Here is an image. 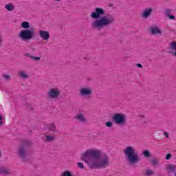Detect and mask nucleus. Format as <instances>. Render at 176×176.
Listing matches in <instances>:
<instances>
[{
  "label": "nucleus",
  "mask_w": 176,
  "mask_h": 176,
  "mask_svg": "<svg viewBox=\"0 0 176 176\" xmlns=\"http://www.w3.org/2000/svg\"><path fill=\"white\" fill-rule=\"evenodd\" d=\"M102 152L98 149H88L82 153L80 159L82 162H85L90 168V170H94V168H106L107 166H109V157L107 154L103 155Z\"/></svg>",
  "instance_id": "nucleus-1"
},
{
  "label": "nucleus",
  "mask_w": 176,
  "mask_h": 176,
  "mask_svg": "<svg viewBox=\"0 0 176 176\" xmlns=\"http://www.w3.org/2000/svg\"><path fill=\"white\" fill-rule=\"evenodd\" d=\"M115 23V18L112 14L103 15L98 20H95L91 23V27L94 30H102L104 27H108Z\"/></svg>",
  "instance_id": "nucleus-2"
},
{
  "label": "nucleus",
  "mask_w": 176,
  "mask_h": 176,
  "mask_svg": "<svg viewBox=\"0 0 176 176\" xmlns=\"http://www.w3.org/2000/svg\"><path fill=\"white\" fill-rule=\"evenodd\" d=\"M34 145L31 140H24L21 141V145L18 147V156L24 163L27 162V156H28V148Z\"/></svg>",
  "instance_id": "nucleus-3"
},
{
  "label": "nucleus",
  "mask_w": 176,
  "mask_h": 176,
  "mask_svg": "<svg viewBox=\"0 0 176 176\" xmlns=\"http://www.w3.org/2000/svg\"><path fill=\"white\" fill-rule=\"evenodd\" d=\"M124 153L126 156V160L129 164H137L141 162V158L138 153H135V149L133 146H126L124 150Z\"/></svg>",
  "instance_id": "nucleus-4"
},
{
  "label": "nucleus",
  "mask_w": 176,
  "mask_h": 176,
  "mask_svg": "<svg viewBox=\"0 0 176 176\" xmlns=\"http://www.w3.org/2000/svg\"><path fill=\"white\" fill-rule=\"evenodd\" d=\"M36 32L35 28H30V29L22 30L19 32V36L22 41L27 42V41H31L35 38Z\"/></svg>",
  "instance_id": "nucleus-5"
},
{
  "label": "nucleus",
  "mask_w": 176,
  "mask_h": 176,
  "mask_svg": "<svg viewBox=\"0 0 176 176\" xmlns=\"http://www.w3.org/2000/svg\"><path fill=\"white\" fill-rule=\"evenodd\" d=\"M111 120L118 126H126L127 124V118L124 113H114L111 118Z\"/></svg>",
  "instance_id": "nucleus-6"
},
{
  "label": "nucleus",
  "mask_w": 176,
  "mask_h": 176,
  "mask_svg": "<svg viewBox=\"0 0 176 176\" xmlns=\"http://www.w3.org/2000/svg\"><path fill=\"white\" fill-rule=\"evenodd\" d=\"M105 14V10L101 8H95L94 12H91L90 17L94 19V20H100L101 17L104 16Z\"/></svg>",
  "instance_id": "nucleus-7"
},
{
  "label": "nucleus",
  "mask_w": 176,
  "mask_h": 176,
  "mask_svg": "<svg viewBox=\"0 0 176 176\" xmlns=\"http://www.w3.org/2000/svg\"><path fill=\"white\" fill-rule=\"evenodd\" d=\"M79 93L80 97H86L87 100H91L93 90L90 87H81Z\"/></svg>",
  "instance_id": "nucleus-8"
},
{
  "label": "nucleus",
  "mask_w": 176,
  "mask_h": 176,
  "mask_svg": "<svg viewBox=\"0 0 176 176\" xmlns=\"http://www.w3.org/2000/svg\"><path fill=\"white\" fill-rule=\"evenodd\" d=\"M61 94V91L57 88H52L48 92L50 98H58Z\"/></svg>",
  "instance_id": "nucleus-9"
},
{
  "label": "nucleus",
  "mask_w": 176,
  "mask_h": 176,
  "mask_svg": "<svg viewBox=\"0 0 176 176\" xmlns=\"http://www.w3.org/2000/svg\"><path fill=\"white\" fill-rule=\"evenodd\" d=\"M38 32L41 38L44 41H49V39H50L49 31L40 30Z\"/></svg>",
  "instance_id": "nucleus-10"
},
{
  "label": "nucleus",
  "mask_w": 176,
  "mask_h": 176,
  "mask_svg": "<svg viewBox=\"0 0 176 176\" xmlns=\"http://www.w3.org/2000/svg\"><path fill=\"white\" fill-rule=\"evenodd\" d=\"M148 32H151V35H162V30L156 26L150 28Z\"/></svg>",
  "instance_id": "nucleus-11"
},
{
  "label": "nucleus",
  "mask_w": 176,
  "mask_h": 176,
  "mask_svg": "<svg viewBox=\"0 0 176 176\" xmlns=\"http://www.w3.org/2000/svg\"><path fill=\"white\" fill-rule=\"evenodd\" d=\"M170 50L168 52V54H172L176 57V42H172L169 46Z\"/></svg>",
  "instance_id": "nucleus-12"
},
{
  "label": "nucleus",
  "mask_w": 176,
  "mask_h": 176,
  "mask_svg": "<svg viewBox=\"0 0 176 176\" xmlns=\"http://www.w3.org/2000/svg\"><path fill=\"white\" fill-rule=\"evenodd\" d=\"M152 12H153V10L152 8H146L142 12V17L143 19H148L151 14H152Z\"/></svg>",
  "instance_id": "nucleus-13"
},
{
  "label": "nucleus",
  "mask_w": 176,
  "mask_h": 176,
  "mask_svg": "<svg viewBox=\"0 0 176 176\" xmlns=\"http://www.w3.org/2000/svg\"><path fill=\"white\" fill-rule=\"evenodd\" d=\"M47 128L48 131H50L51 133H57V131H58V129H57V126H56L54 122L48 124L47 126Z\"/></svg>",
  "instance_id": "nucleus-14"
},
{
  "label": "nucleus",
  "mask_w": 176,
  "mask_h": 176,
  "mask_svg": "<svg viewBox=\"0 0 176 176\" xmlns=\"http://www.w3.org/2000/svg\"><path fill=\"white\" fill-rule=\"evenodd\" d=\"M0 174L1 175H8L10 174V172L8 170V168H5V166L0 167Z\"/></svg>",
  "instance_id": "nucleus-15"
},
{
  "label": "nucleus",
  "mask_w": 176,
  "mask_h": 176,
  "mask_svg": "<svg viewBox=\"0 0 176 176\" xmlns=\"http://www.w3.org/2000/svg\"><path fill=\"white\" fill-rule=\"evenodd\" d=\"M21 27V28H23V30H30V28H31V25H30V22L28 21L22 22Z\"/></svg>",
  "instance_id": "nucleus-16"
},
{
  "label": "nucleus",
  "mask_w": 176,
  "mask_h": 176,
  "mask_svg": "<svg viewBox=\"0 0 176 176\" xmlns=\"http://www.w3.org/2000/svg\"><path fill=\"white\" fill-rule=\"evenodd\" d=\"M24 56L25 57H29L31 60H34V61H39L41 60V57L32 56L30 53L25 54Z\"/></svg>",
  "instance_id": "nucleus-17"
},
{
  "label": "nucleus",
  "mask_w": 176,
  "mask_h": 176,
  "mask_svg": "<svg viewBox=\"0 0 176 176\" xmlns=\"http://www.w3.org/2000/svg\"><path fill=\"white\" fill-rule=\"evenodd\" d=\"M75 119L80 120V122H83V123H86V118L82 116V113L78 114V116H75Z\"/></svg>",
  "instance_id": "nucleus-18"
},
{
  "label": "nucleus",
  "mask_w": 176,
  "mask_h": 176,
  "mask_svg": "<svg viewBox=\"0 0 176 176\" xmlns=\"http://www.w3.org/2000/svg\"><path fill=\"white\" fill-rule=\"evenodd\" d=\"M142 155H143L144 157H147V159H149L151 156V151H149L148 150H144L142 152Z\"/></svg>",
  "instance_id": "nucleus-19"
},
{
  "label": "nucleus",
  "mask_w": 176,
  "mask_h": 176,
  "mask_svg": "<svg viewBox=\"0 0 176 176\" xmlns=\"http://www.w3.org/2000/svg\"><path fill=\"white\" fill-rule=\"evenodd\" d=\"M45 138V141H47V142H52V141H54V140H56V137L54 135H46Z\"/></svg>",
  "instance_id": "nucleus-20"
},
{
  "label": "nucleus",
  "mask_w": 176,
  "mask_h": 176,
  "mask_svg": "<svg viewBox=\"0 0 176 176\" xmlns=\"http://www.w3.org/2000/svg\"><path fill=\"white\" fill-rule=\"evenodd\" d=\"M5 8L6 9H7V10H8V12H12V10H14V6L10 3L6 4Z\"/></svg>",
  "instance_id": "nucleus-21"
},
{
  "label": "nucleus",
  "mask_w": 176,
  "mask_h": 176,
  "mask_svg": "<svg viewBox=\"0 0 176 176\" xmlns=\"http://www.w3.org/2000/svg\"><path fill=\"white\" fill-rule=\"evenodd\" d=\"M166 170L172 171V173H175L176 167L174 165L170 164L166 166Z\"/></svg>",
  "instance_id": "nucleus-22"
},
{
  "label": "nucleus",
  "mask_w": 176,
  "mask_h": 176,
  "mask_svg": "<svg viewBox=\"0 0 176 176\" xmlns=\"http://www.w3.org/2000/svg\"><path fill=\"white\" fill-rule=\"evenodd\" d=\"M150 163L152 166H157L159 164V160H157V158H153L150 160Z\"/></svg>",
  "instance_id": "nucleus-23"
},
{
  "label": "nucleus",
  "mask_w": 176,
  "mask_h": 176,
  "mask_svg": "<svg viewBox=\"0 0 176 176\" xmlns=\"http://www.w3.org/2000/svg\"><path fill=\"white\" fill-rule=\"evenodd\" d=\"M19 76H21V78H23V79H28V75H27L24 72H21L19 73Z\"/></svg>",
  "instance_id": "nucleus-24"
},
{
  "label": "nucleus",
  "mask_w": 176,
  "mask_h": 176,
  "mask_svg": "<svg viewBox=\"0 0 176 176\" xmlns=\"http://www.w3.org/2000/svg\"><path fill=\"white\" fill-rule=\"evenodd\" d=\"M153 174H155V173L153 172V170H151V169H146L145 170V175H153Z\"/></svg>",
  "instance_id": "nucleus-25"
},
{
  "label": "nucleus",
  "mask_w": 176,
  "mask_h": 176,
  "mask_svg": "<svg viewBox=\"0 0 176 176\" xmlns=\"http://www.w3.org/2000/svg\"><path fill=\"white\" fill-rule=\"evenodd\" d=\"M62 176H74V175H72V173H71V171L65 170L63 172Z\"/></svg>",
  "instance_id": "nucleus-26"
},
{
  "label": "nucleus",
  "mask_w": 176,
  "mask_h": 176,
  "mask_svg": "<svg viewBox=\"0 0 176 176\" xmlns=\"http://www.w3.org/2000/svg\"><path fill=\"white\" fill-rule=\"evenodd\" d=\"M77 166L78 168H80L81 170H84L85 168V165H83V163L82 162H78Z\"/></svg>",
  "instance_id": "nucleus-27"
},
{
  "label": "nucleus",
  "mask_w": 176,
  "mask_h": 176,
  "mask_svg": "<svg viewBox=\"0 0 176 176\" xmlns=\"http://www.w3.org/2000/svg\"><path fill=\"white\" fill-rule=\"evenodd\" d=\"M106 127H113V122L110 121L106 122Z\"/></svg>",
  "instance_id": "nucleus-28"
},
{
  "label": "nucleus",
  "mask_w": 176,
  "mask_h": 176,
  "mask_svg": "<svg viewBox=\"0 0 176 176\" xmlns=\"http://www.w3.org/2000/svg\"><path fill=\"white\" fill-rule=\"evenodd\" d=\"M171 157H173V155L171 153H168L166 154L165 159L166 160H170Z\"/></svg>",
  "instance_id": "nucleus-29"
},
{
  "label": "nucleus",
  "mask_w": 176,
  "mask_h": 176,
  "mask_svg": "<svg viewBox=\"0 0 176 176\" xmlns=\"http://www.w3.org/2000/svg\"><path fill=\"white\" fill-rule=\"evenodd\" d=\"M170 13H171V10L170 9L165 10V14L166 17H168L170 14Z\"/></svg>",
  "instance_id": "nucleus-30"
},
{
  "label": "nucleus",
  "mask_w": 176,
  "mask_h": 176,
  "mask_svg": "<svg viewBox=\"0 0 176 176\" xmlns=\"http://www.w3.org/2000/svg\"><path fill=\"white\" fill-rule=\"evenodd\" d=\"M3 78L6 79V80H9L10 79H12V76L10 75H3Z\"/></svg>",
  "instance_id": "nucleus-31"
},
{
  "label": "nucleus",
  "mask_w": 176,
  "mask_h": 176,
  "mask_svg": "<svg viewBox=\"0 0 176 176\" xmlns=\"http://www.w3.org/2000/svg\"><path fill=\"white\" fill-rule=\"evenodd\" d=\"M169 20H175V16L170 14L168 16H167Z\"/></svg>",
  "instance_id": "nucleus-32"
},
{
  "label": "nucleus",
  "mask_w": 176,
  "mask_h": 176,
  "mask_svg": "<svg viewBox=\"0 0 176 176\" xmlns=\"http://www.w3.org/2000/svg\"><path fill=\"white\" fill-rule=\"evenodd\" d=\"M136 67H138V68H142V65L141 63H137Z\"/></svg>",
  "instance_id": "nucleus-33"
},
{
  "label": "nucleus",
  "mask_w": 176,
  "mask_h": 176,
  "mask_svg": "<svg viewBox=\"0 0 176 176\" xmlns=\"http://www.w3.org/2000/svg\"><path fill=\"white\" fill-rule=\"evenodd\" d=\"M164 135H165V137H166V138H168V133L164 132Z\"/></svg>",
  "instance_id": "nucleus-34"
},
{
  "label": "nucleus",
  "mask_w": 176,
  "mask_h": 176,
  "mask_svg": "<svg viewBox=\"0 0 176 176\" xmlns=\"http://www.w3.org/2000/svg\"><path fill=\"white\" fill-rule=\"evenodd\" d=\"M139 116L141 119H145V116L144 115H140Z\"/></svg>",
  "instance_id": "nucleus-35"
},
{
  "label": "nucleus",
  "mask_w": 176,
  "mask_h": 176,
  "mask_svg": "<svg viewBox=\"0 0 176 176\" xmlns=\"http://www.w3.org/2000/svg\"><path fill=\"white\" fill-rule=\"evenodd\" d=\"M2 124H3V122L1 120H0V126H2Z\"/></svg>",
  "instance_id": "nucleus-36"
},
{
  "label": "nucleus",
  "mask_w": 176,
  "mask_h": 176,
  "mask_svg": "<svg viewBox=\"0 0 176 176\" xmlns=\"http://www.w3.org/2000/svg\"><path fill=\"white\" fill-rule=\"evenodd\" d=\"M3 117L0 115V120H3Z\"/></svg>",
  "instance_id": "nucleus-37"
},
{
  "label": "nucleus",
  "mask_w": 176,
  "mask_h": 176,
  "mask_svg": "<svg viewBox=\"0 0 176 176\" xmlns=\"http://www.w3.org/2000/svg\"><path fill=\"white\" fill-rule=\"evenodd\" d=\"M31 49H32V50L33 52L35 51V48L32 47Z\"/></svg>",
  "instance_id": "nucleus-38"
},
{
  "label": "nucleus",
  "mask_w": 176,
  "mask_h": 176,
  "mask_svg": "<svg viewBox=\"0 0 176 176\" xmlns=\"http://www.w3.org/2000/svg\"><path fill=\"white\" fill-rule=\"evenodd\" d=\"M110 6L112 8V6H113V4H110Z\"/></svg>",
  "instance_id": "nucleus-39"
},
{
  "label": "nucleus",
  "mask_w": 176,
  "mask_h": 176,
  "mask_svg": "<svg viewBox=\"0 0 176 176\" xmlns=\"http://www.w3.org/2000/svg\"><path fill=\"white\" fill-rule=\"evenodd\" d=\"M54 1H59L60 0H54Z\"/></svg>",
  "instance_id": "nucleus-40"
},
{
  "label": "nucleus",
  "mask_w": 176,
  "mask_h": 176,
  "mask_svg": "<svg viewBox=\"0 0 176 176\" xmlns=\"http://www.w3.org/2000/svg\"><path fill=\"white\" fill-rule=\"evenodd\" d=\"M0 157H1V155H0Z\"/></svg>",
  "instance_id": "nucleus-41"
}]
</instances>
